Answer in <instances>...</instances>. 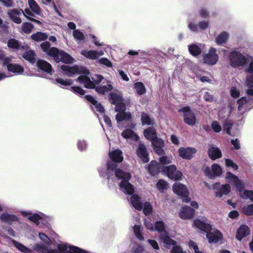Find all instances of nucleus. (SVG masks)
I'll list each match as a JSON object with an SVG mask.
<instances>
[{"instance_id":"1","label":"nucleus","mask_w":253,"mask_h":253,"mask_svg":"<svg viewBox=\"0 0 253 253\" xmlns=\"http://www.w3.org/2000/svg\"><path fill=\"white\" fill-rule=\"evenodd\" d=\"M58 70L62 74L68 77H72L75 74H83L76 80L77 82L82 84L86 88H94L96 84H99L103 79L100 75H94L92 77L91 80L87 76L89 74V71L85 67L82 66H69L63 65L58 66Z\"/></svg>"},{"instance_id":"2","label":"nucleus","mask_w":253,"mask_h":253,"mask_svg":"<svg viewBox=\"0 0 253 253\" xmlns=\"http://www.w3.org/2000/svg\"><path fill=\"white\" fill-rule=\"evenodd\" d=\"M111 99L112 103L116 104V111L118 113L116 116L118 125L121 124H128L131 122V115L129 113H126L124 111L126 107L123 103V99L121 92L117 91L111 94Z\"/></svg>"},{"instance_id":"3","label":"nucleus","mask_w":253,"mask_h":253,"mask_svg":"<svg viewBox=\"0 0 253 253\" xmlns=\"http://www.w3.org/2000/svg\"><path fill=\"white\" fill-rule=\"evenodd\" d=\"M34 250L42 253H88L85 251L81 249L69 246L66 244L58 245L57 249H51L50 247H46L40 244H37L33 247Z\"/></svg>"},{"instance_id":"4","label":"nucleus","mask_w":253,"mask_h":253,"mask_svg":"<svg viewBox=\"0 0 253 253\" xmlns=\"http://www.w3.org/2000/svg\"><path fill=\"white\" fill-rule=\"evenodd\" d=\"M115 175L119 179L123 180L120 183V189L124 193L131 195L134 192V187L128 182L131 177L129 173L124 172L120 169H117L115 171Z\"/></svg>"},{"instance_id":"5","label":"nucleus","mask_w":253,"mask_h":253,"mask_svg":"<svg viewBox=\"0 0 253 253\" xmlns=\"http://www.w3.org/2000/svg\"><path fill=\"white\" fill-rule=\"evenodd\" d=\"M230 65L233 67L245 66L248 61V57L242 53L234 51L229 54Z\"/></svg>"},{"instance_id":"6","label":"nucleus","mask_w":253,"mask_h":253,"mask_svg":"<svg viewBox=\"0 0 253 253\" xmlns=\"http://www.w3.org/2000/svg\"><path fill=\"white\" fill-rule=\"evenodd\" d=\"M0 60L1 61L3 65L7 67V70L9 72L15 74H20L24 71V69L21 65L11 63V59L5 57L1 50H0Z\"/></svg>"},{"instance_id":"7","label":"nucleus","mask_w":253,"mask_h":253,"mask_svg":"<svg viewBox=\"0 0 253 253\" xmlns=\"http://www.w3.org/2000/svg\"><path fill=\"white\" fill-rule=\"evenodd\" d=\"M178 112L183 118L184 122L190 126H193L197 123V119L194 112L189 106H185L178 110Z\"/></svg>"},{"instance_id":"8","label":"nucleus","mask_w":253,"mask_h":253,"mask_svg":"<svg viewBox=\"0 0 253 253\" xmlns=\"http://www.w3.org/2000/svg\"><path fill=\"white\" fill-rule=\"evenodd\" d=\"M173 192L178 196L183 202L189 203L190 198L189 197V192L187 187L180 182H175L172 185Z\"/></svg>"},{"instance_id":"9","label":"nucleus","mask_w":253,"mask_h":253,"mask_svg":"<svg viewBox=\"0 0 253 253\" xmlns=\"http://www.w3.org/2000/svg\"><path fill=\"white\" fill-rule=\"evenodd\" d=\"M192 226L198 232L206 233L211 228V225L206 217L199 216L193 220Z\"/></svg>"},{"instance_id":"10","label":"nucleus","mask_w":253,"mask_h":253,"mask_svg":"<svg viewBox=\"0 0 253 253\" xmlns=\"http://www.w3.org/2000/svg\"><path fill=\"white\" fill-rule=\"evenodd\" d=\"M214 196L217 198H221L230 193L231 186L228 183L221 184L220 182H216L212 185Z\"/></svg>"},{"instance_id":"11","label":"nucleus","mask_w":253,"mask_h":253,"mask_svg":"<svg viewBox=\"0 0 253 253\" xmlns=\"http://www.w3.org/2000/svg\"><path fill=\"white\" fill-rule=\"evenodd\" d=\"M162 172L166 174L170 179L174 180H181L182 176V172L177 170L176 166L174 165L164 168Z\"/></svg>"},{"instance_id":"12","label":"nucleus","mask_w":253,"mask_h":253,"mask_svg":"<svg viewBox=\"0 0 253 253\" xmlns=\"http://www.w3.org/2000/svg\"><path fill=\"white\" fill-rule=\"evenodd\" d=\"M206 233V237L210 243H217L223 239L221 232L215 228H212L211 226Z\"/></svg>"},{"instance_id":"13","label":"nucleus","mask_w":253,"mask_h":253,"mask_svg":"<svg viewBox=\"0 0 253 253\" xmlns=\"http://www.w3.org/2000/svg\"><path fill=\"white\" fill-rule=\"evenodd\" d=\"M225 179L228 182L233 184L239 192L245 188V183L237 176L229 171L226 173Z\"/></svg>"},{"instance_id":"14","label":"nucleus","mask_w":253,"mask_h":253,"mask_svg":"<svg viewBox=\"0 0 253 253\" xmlns=\"http://www.w3.org/2000/svg\"><path fill=\"white\" fill-rule=\"evenodd\" d=\"M53 58L57 63L61 61L65 63L70 64L73 63L74 61V59L69 54L62 50L59 51L58 49Z\"/></svg>"},{"instance_id":"15","label":"nucleus","mask_w":253,"mask_h":253,"mask_svg":"<svg viewBox=\"0 0 253 253\" xmlns=\"http://www.w3.org/2000/svg\"><path fill=\"white\" fill-rule=\"evenodd\" d=\"M195 214V211L186 206L181 207L178 212L179 217L183 220L191 219Z\"/></svg>"},{"instance_id":"16","label":"nucleus","mask_w":253,"mask_h":253,"mask_svg":"<svg viewBox=\"0 0 253 253\" xmlns=\"http://www.w3.org/2000/svg\"><path fill=\"white\" fill-rule=\"evenodd\" d=\"M216 52L215 48H210L209 53L204 55V62L209 65L215 64L218 59V56Z\"/></svg>"},{"instance_id":"17","label":"nucleus","mask_w":253,"mask_h":253,"mask_svg":"<svg viewBox=\"0 0 253 253\" xmlns=\"http://www.w3.org/2000/svg\"><path fill=\"white\" fill-rule=\"evenodd\" d=\"M28 5L30 8H26L24 10V13L27 16H33V13L37 15H40L41 13V9L38 5L36 1L34 0H28Z\"/></svg>"},{"instance_id":"18","label":"nucleus","mask_w":253,"mask_h":253,"mask_svg":"<svg viewBox=\"0 0 253 253\" xmlns=\"http://www.w3.org/2000/svg\"><path fill=\"white\" fill-rule=\"evenodd\" d=\"M178 151L180 157L184 159L190 160L197 152V150L193 147H180Z\"/></svg>"},{"instance_id":"19","label":"nucleus","mask_w":253,"mask_h":253,"mask_svg":"<svg viewBox=\"0 0 253 253\" xmlns=\"http://www.w3.org/2000/svg\"><path fill=\"white\" fill-rule=\"evenodd\" d=\"M7 14L11 20L17 24H20L21 22V20L19 17L21 15L23 14L26 17H27L23 10L21 9H10L8 10Z\"/></svg>"},{"instance_id":"20","label":"nucleus","mask_w":253,"mask_h":253,"mask_svg":"<svg viewBox=\"0 0 253 253\" xmlns=\"http://www.w3.org/2000/svg\"><path fill=\"white\" fill-rule=\"evenodd\" d=\"M151 143L153 150L156 153L160 155L164 154L165 151L163 148L165 142L162 139L157 137L152 141Z\"/></svg>"},{"instance_id":"21","label":"nucleus","mask_w":253,"mask_h":253,"mask_svg":"<svg viewBox=\"0 0 253 253\" xmlns=\"http://www.w3.org/2000/svg\"><path fill=\"white\" fill-rule=\"evenodd\" d=\"M237 103L238 104V110L241 114H243L249 109L252 103L250 99H247L245 97H243L238 100Z\"/></svg>"},{"instance_id":"22","label":"nucleus","mask_w":253,"mask_h":253,"mask_svg":"<svg viewBox=\"0 0 253 253\" xmlns=\"http://www.w3.org/2000/svg\"><path fill=\"white\" fill-rule=\"evenodd\" d=\"M136 152L137 156L142 162L144 163H147L149 161V159L148 158V153L144 144H139Z\"/></svg>"},{"instance_id":"23","label":"nucleus","mask_w":253,"mask_h":253,"mask_svg":"<svg viewBox=\"0 0 253 253\" xmlns=\"http://www.w3.org/2000/svg\"><path fill=\"white\" fill-rule=\"evenodd\" d=\"M20 212L23 216L28 217V219L37 225L39 224L40 223L45 224V223H43L42 216L38 214L32 213L28 211H21Z\"/></svg>"},{"instance_id":"24","label":"nucleus","mask_w":253,"mask_h":253,"mask_svg":"<svg viewBox=\"0 0 253 253\" xmlns=\"http://www.w3.org/2000/svg\"><path fill=\"white\" fill-rule=\"evenodd\" d=\"M81 53L84 57L92 60L96 59L98 57L102 56L104 54V52L102 50L96 51L83 50L81 51Z\"/></svg>"},{"instance_id":"25","label":"nucleus","mask_w":253,"mask_h":253,"mask_svg":"<svg viewBox=\"0 0 253 253\" xmlns=\"http://www.w3.org/2000/svg\"><path fill=\"white\" fill-rule=\"evenodd\" d=\"M208 155L212 160H215L222 157V153L220 149L216 146H211L208 150Z\"/></svg>"},{"instance_id":"26","label":"nucleus","mask_w":253,"mask_h":253,"mask_svg":"<svg viewBox=\"0 0 253 253\" xmlns=\"http://www.w3.org/2000/svg\"><path fill=\"white\" fill-rule=\"evenodd\" d=\"M160 239L164 243L165 246L167 248H170L171 246L174 247L176 242L171 239L169 236V233H163L161 235H160Z\"/></svg>"},{"instance_id":"27","label":"nucleus","mask_w":253,"mask_h":253,"mask_svg":"<svg viewBox=\"0 0 253 253\" xmlns=\"http://www.w3.org/2000/svg\"><path fill=\"white\" fill-rule=\"evenodd\" d=\"M205 48V45L202 44H192L188 46V49L190 53L194 56H197L200 54Z\"/></svg>"},{"instance_id":"28","label":"nucleus","mask_w":253,"mask_h":253,"mask_svg":"<svg viewBox=\"0 0 253 253\" xmlns=\"http://www.w3.org/2000/svg\"><path fill=\"white\" fill-rule=\"evenodd\" d=\"M250 233L249 228L245 225H242L237 229L236 237L237 239L241 241L243 238L249 235Z\"/></svg>"},{"instance_id":"29","label":"nucleus","mask_w":253,"mask_h":253,"mask_svg":"<svg viewBox=\"0 0 253 253\" xmlns=\"http://www.w3.org/2000/svg\"><path fill=\"white\" fill-rule=\"evenodd\" d=\"M148 171L152 175H154L158 173L161 171H162V169L160 164L156 161H152L148 166Z\"/></svg>"},{"instance_id":"30","label":"nucleus","mask_w":253,"mask_h":253,"mask_svg":"<svg viewBox=\"0 0 253 253\" xmlns=\"http://www.w3.org/2000/svg\"><path fill=\"white\" fill-rule=\"evenodd\" d=\"M41 46L42 50L45 52L47 55L54 57L57 52L58 49L55 47H50L49 42H43L41 43Z\"/></svg>"},{"instance_id":"31","label":"nucleus","mask_w":253,"mask_h":253,"mask_svg":"<svg viewBox=\"0 0 253 253\" xmlns=\"http://www.w3.org/2000/svg\"><path fill=\"white\" fill-rule=\"evenodd\" d=\"M85 98L86 100L89 101L93 105L92 107L93 110H95L96 111L99 112L102 115L103 114L104 112V109L103 107L91 96L90 95H86Z\"/></svg>"},{"instance_id":"32","label":"nucleus","mask_w":253,"mask_h":253,"mask_svg":"<svg viewBox=\"0 0 253 253\" xmlns=\"http://www.w3.org/2000/svg\"><path fill=\"white\" fill-rule=\"evenodd\" d=\"M37 64L39 68L47 73L52 74L53 72L51 65L45 60L40 59L37 61Z\"/></svg>"},{"instance_id":"33","label":"nucleus","mask_w":253,"mask_h":253,"mask_svg":"<svg viewBox=\"0 0 253 253\" xmlns=\"http://www.w3.org/2000/svg\"><path fill=\"white\" fill-rule=\"evenodd\" d=\"M21 47L23 49L27 50L23 54V57L31 63H34L35 61V54L34 52L31 49L29 50V47L27 45L22 46Z\"/></svg>"},{"instance_id":"34","label":"nucleus","mask_w":253,"mask_h":253,"mask_svg":"<svg viewBox=\"0 0 253 253\" xmlns=\"http://www.w3.org/2000/svg\"><path fill=\"white\" fill-rule=\"evenodd\" d=\"M130 203L136 210L141 211L142 209V202L141 198L137 195H133L130 198Z\"/></svg>"},{"instance_id":"35","label":"nucleus","mask_w":253,"mask_h":253,"mask_svg":"<svg viewBox=\"0 0 253 253\" xmlns=\"http://www.w3.org/2000/svg\"><path fill=\"white\" fill-rule=\"evenodd\" d=\"M109 157L114 162L121 163L123 160L122 152L120 150L116 149L114 151L109 152Z\"/></svg>"},{"instance_id":"36","label":"nucleus","mask_w":253,"mask_h":253,"mask_svg":"<svg viewBox=\"0 0 253 253\" xmlns=\"http://www.w3.org/2000/svg\"><path fill=\"white\" fill-rule=\"evenodd\" d=\"M145 137L151 142L157 138L155 129L153 127H149L143 132Z\"/></svg>"},{"instance_id":"37","label":"nucleus","mask_w":253,"mask_h":253,"mask_svg":"<svg viewBox=\"0 0 253 253\" xmlns=\"http://www.w3.org/2000/svg\"><path fill=\"white\" fill-rule=\"evenodd\" d=\"M121 135L125 139H130L135 141H137L139 139L138 136L129 128L124 130Z\"/></svg>"},{"instance_id":"38","label":"nucleus","mask_w":253,"mask_h":253,"mask_svg":"<svg viewBox=\"0 0 253 253\" xmlns=\"http://www.w3.org/2000/svg\"><path fill=\"white\" fill-rule=\"evenodd\" d=\"M0 219L6 223L11 224L13 222L18 221L17 216L13 214H9L7 213H2L0 215Z\"/></svg>"},{"instance_id":"39","label":"nucleus","mask_w":253,"mask_h":253,"mask_svg":"<svg viewBox=\"0 0 253 253\" xmlns=\"http://www.w3.org/2000/svg\"><path fill=\"white\" fill-rule=\"evenodd\" d=\"M229 35L226 32L220 33L216 38V43L218 45H223L226 43L229 39Z\"/></svg>"},{"instance_id":"40","label":"nucleus","mask_w":253,"mask_h":253,"mask_svg":"<svg viewBox=\"0 0 253 253\" xmlns=\"http://www.w3.org/2000/svg\"><path fill=\"white\" fill-rule=\"evenodd\" d=\"M142 229L143 228L140 225H135L133 226V230L135 236L140 241L144 240Z\"/></svg>"},{"instance_id":"41","label":"nucleus","mask_w":253,"mask_h":253,"mask_svg":"<svg viewBox=\"0 0 253 253\" xmlns=\"http://www.w3.org/2000/svg\"><path fill=\"white\" fill-rule=\"evenodd\" d=\"M113 86L110 81L106 82V85H102L96 88L97 92L100 94H104L109 91L112 90Z\"/></svg>"},{"instance_id":"42","label":"nucleus","mask_w":253,"mask_h":253,"mask_svg":"<svg viewBox=\"0 0 253 253\" xmlns=\"http://www.w3.org/2000/svg\"><path fill=\"white\" fill-rule=\"evenodd\" d=\"M11 242L14 245V246L20 252L23 253H32L33 251L31 249L28 248L21 243L17 242L14 240H12Z\"/></svg>"},{"instance_id":"43","label":"nucleus","mask_w":253,"mask_h":253,"mask_svg":"<svg viewBox=\"0 0 253 253\" xmlns=\"http://www.w3.org/2000/svg\"><path fill=\"white\" fill-rule=\"evenodd\" d=\"M141 121L143 126L153 125L155 124L154 120L147 114L144 112L141 114Z\"/></svg>"},{"instance_id":"44","label":"nucleus","mask_w":253,"mask_h":253,"mask_svg":"<svg viewBox=\"0 0 253 253\" xmlns=\"http://www.w3.org/2000/svg\"><path fill=\"white\" fill-rule=\"evenodd\" d=\"M47 37V35L45 33L40 32H37L31 36V39L36 42L45 40Z\"/></svg>"},{"instance_id":"45","label":"nucleus","mask_w":253,"mask_h":253,"mask_svg":"<svg viewBox=\"0 0 253 253\" xmlns=\"http://www.w3.org/2000/svg\"><path fill=\"white\" fill-rule=\"evenodd\" d=\"M172 157L171 156H165L159 158V164L161 166L162 170L166 165L169 164L172 162Z\"/></svg>"},{"instance_id":"46","label":"nucleus","mask_w":253,"mask_h":253,"mask_svg":"<svg viewBox=\"0 0 253 253\" xmlns=\"http://www.w3.org/2000/svg\"><path fill=\"white\" fill-rule=\"evenodd\" d=\"M166 225L165 224V223L162 221H158L156 222L155 223V230H156L159 232L160 235H161L163 233L167 232L166 230Z\"/></svg>"},{"instance_id":"47","label":"nucleus","mask_w":253,"mask_h":253,"mask_svg":"<svg viewBox=\"0 0 253 253\" xmlns=\"http://www.w3.org/2000/svg\"><path fill=\"white\" fill-rule=\"evenodd\" d=\"M134 88L139 95H142L146 92V88L143 83L138 82L134 84Z\"/></svg>"},{"instance_id":"48","label":"nucleus","mask_w":253,"mask_h":253,"mask_svg":"<svg viewBox=\"0 0 253 253\" xmlns=\"http://www.w3.org/2000/svg\"><path fill=\"white\" fill-rule=\"evenodd\" d=\"M156 187L159 191L162 192L168 188L169 184L166 181L160 179L157 182L156 184Z\"/></svg>"},{"instance_id":"49","label":"nucleus","mask_w":253,"mask_h":253,"mask_svg":"<svg viewBox=\"0 0 253 253\" xmlns=\"http://www.w3.org/2000/svg\"><path fill=\"white\" fill-rule=\"evenodd\" d=\"M211 169L212 172L213 176H219L222 173V169L221 167L217 164H214L211 166Z\"/></svg>"},{"instance_id":"50","label":"nucleus","mask_w":253,"mask_h":253,"mask_svg":"<svg viewBox=\"0 0 253 253\" xmlns=\"http://www.w3.org/2000/svg\"><path fill=\"white\" fill-rule=\"evenodd\" d=\"M143 213L146 215H150L153 211L152 206L149 202H145L142 205V209Z\"/></svg>"},{"instance_id":"51","label":"nucleus","mask_w":253,"mask_h":253,"mask_svg":"<svg viewBox=\"0 0 253 253\" xmlns=\"http://www.w3.org/2000/svg\"><path fill=\"white\" fill-rule=\"evenodd\" d=\"M34 26L32 24L29 22L23 23L21 26L22 32L26 34H29L31 32Z\"/></svg>"},{"instance_id":"52","label":"nucleus","mask_w":253,"mask_h":253,"mask_svg":"<svg viewBox=\"0 0 253 253\" xmlns=\"http://www.w3.org/2000/svg\"><path fill=\"white\" fill-rule=\"evenodd\" d=\"M73 35L77 41H83L85 39L84 35L79 30H75Z\"/></svg>"},{"instance_id":"53","label":"nucleus","mask_w":253,"mask_h":253,"mask_svg":"<svg viewBox=\"0 0 253 253\" xmlns=\"http://www.w3.org/2000/svg\"><path fill=\"white\" fill-rule=\"evenodd\" d=\"M240 192L241 196L245 199H250L251 201H253V191L252 190H245Z\"/></svg>"},{"instance_id":"54","label":"nucleus","mask_w":253,"mask_h":253,"mask_svg":"<svg viewBox=\"0 0 253 253\" xmlns=\"http://www.w3.org/2000/svg\"><path fill=\"white\" fill-rule=\"evenodd\" d=\"M7 46L9 48L18 49H20L21 45L19 44V42L17 40L13 39H11L9 40L8 41Z\"/></svg>"},{"instance_id":"55","label":"nucleus","mask_w":253,"mask_h":253,"mask_svg":"<svg viewBox=\"0 0 253 253\" xmlns=\"http://www.w3.org/2000/svg\"><path fill=\"white\" fill-rule=\"evenodd\" d=\"M232 126V124L231 123L225 121L223 125V128L229 135H234L237 133V132H232L231 131Z\"/></svg>"},{"instance_id":"56","label":"nucleus","mask_w":253,"mask_h":253,"mask_svg":"<svg viewBox=\"0 0 253 253\" xmlns=\"http://www.w3.org/2000/svg\"><path fill=\"white\" fill-rule=\"evenodd\" d=\"M242 211L247 215H253V204L244 206L242 208Z\"/></svg>"},{"instance_id":"57","label":"nucleus","mask_w":253,"mask_h":253,"mask_svg":"<svg viewBox=\"0 0 253 253\" xmlns=\"http://www.w3.org/2000/svg\"><path fill=\"white\" fill-rule=\"evenodd\" d=\"M144 251V248L139 244L137 243L133 244L131 251V253H143Z\"/></svg>"},{"instance_id":"58","label":"nucleus","mask_w":253,"mask_h":253,"mask_svg":"<svg viewBox=\"0 0 253 253\" xmlns=\"http://www.w3.org/2000/svg\"><path fill=\"white\" fill-rule=\"evenodd\" d=\"M189 247L191 250H193L194 253H204L203 251L200 250L197 245L193 241H190L188 243Z\"/></svg>"},{"instance_id":"59","label":"nucleus","mask_w":253,"mask_h":253,"mask_svg":"<svg viewBox=\"0 0 253 253\" xmlns=\"http://www.w3.org/2000/svg\"><path fill=\"white\" fill-rule=\"evenodd\" d=\"M147 242L149 246L155 251H158L160 250V247L157 242L153 239H148Z\"/></svg>"},{"instance_id":"60","label":"nucleus","mask_w":253,"mask_h":253,"mask_svg":"<svg viewBox=\"0 0 253 253\" xmlns=\"http://www.w3.org/2000/svg\"><path fill=\"white\" fill-rule=\"evenodd\" d=\"M56 82L63 85H71L73 84V80H64L61 78H57L56 79Z\"/></svg>"},{"instance_id":"61","label":"nucleus","mask_w":253,"mask_h":253,"mask_svg":"<svg viewBox=\"0 0 253 253\" xmlns=\"http://www.w3.org/2000/svg\"><path fill=\"white\" fill-rule=\"evenodd\" d=\"M225 165L227 167H230L234 170H237L238 169V166L234 162L229 159H225Z\"/></svg>"},{"instance_id":"62","label":"nucleus","mask_w":253,"mask_h":253,"mask_svg":"<svg viewBox=\"0 0 253 253\" xmlns=\"http://www.w3.org/2000/svg\"><path fill=\"white\" fill-rule=\"evenodd\" d=\"M230 92L231 96L233 98H237L240 95V91L236 87H232L230 89Z\"/></svg>"},{"instance_id":"63","label":"nucleus","mask_w":253,"mask_h":253,"mask_svg":"<svg viewBox=\"0 0 253 253\" xmlns=\"http://www.w3.org/2000/svg\"><path fill=\"white\" fill-rule=\"evenodd\" d=\"M245 85L248 87H253V75H249L246 77Z\"/></svg>"},{"instance_id":"64","label":"nucleus","mask_w":253,"mask_h":253,"mask_svg":"<svg viewBox=\"0 0 253 253\" xmlns=\"http://www.w3.org/2000/svg\"><path fill=\"white\" fill-rule=\"evenodd\" d=\"M211 128L216 132H219L221 130V126L217 121H213L211 123Z\"/></svg>"}]
</instances>
